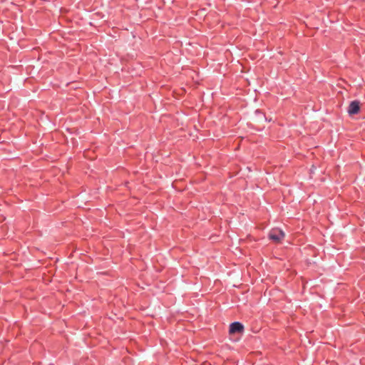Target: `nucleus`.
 Listing matches in <instances>:
<instances>
[{
  "mask_svg": "<svg viewBox=\"0 0 365 365\" xmlns=\"http://www.w3.org/2000/svg\"><path fill=\"white\" fill-rule=\"evenodd\" d=\"M284 237V232L279 228L272 229L269 233V239L276 243L280 242Z\"/></svg>",
  "mask_w": 365,
  "mask_h": 365,
  "instance_id": "f257e3e1",
  "label": "nucleus"
},
{
  "mask_svg": "<svg viewBox=\"0 0 365 365\" xmlns=\"http://www.w3.org/2000/svg\"><path fill=\"white\" fill-rule=\"evenodd\" d=\"M360 110V103L358 101H351L348 107V113L350 115L356 114Z\"/></svg>",
  "mask_w": 365,
  "mask_h": 365,
  "instance_id": "f03ea898",
  "label": "nucleus"
},
{
  "mask_svg": "<svg viewBox=\"0 0 365 365\" xmlns=\"http://www.w3.org/2000/svg\"><path fill=\"white\" fill-rule=\"evenodd\" d=\"M244 330L243 325L240 322H233L230 326V334H235V333H241Z\"/></svg>",
  "mask_w": 365,
  "mask_h": 365,
  "instance_id": "7ed1b4c3",
  "label": "nucleus"
}]
</instances>
